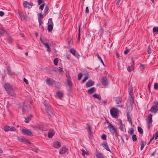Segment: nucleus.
<instances>
[{
    "mask_svg": "<svg viewBox=\"0 0 158 158\" xmlns=\"http://www.w3.org/2000/svg\"><path fill=\"white\" fill-rule=\"evenodd\" d=\"M4 88L7 93L11 96L15 97V93L11 86L9 84H6L4 86Z\"/></svg>",
    "mask_w": 158,
    "mask_h": 158,
    "instance_id": "obj_1",
    "label": "nucleus"
},
{
    "mask_svg": "<svg viewBox=\"0 0 158 158\" xmlns=\"http://www.w3.org/2000/svg\"><path fill=\"white\" fill-rule=\"evenodd\" d=\"M40 40L41 42L44 45L45 48H47V50L49 53L52 52L50 47L48 44L49 40L46 38L42 39L40 38Z\"/></svg>",
    "mask_w": 158,
    "mask_h": 158,
    "instance_id": "obj_2",
    "label": "nucleus"
},
{
    "mask_svg": "<svg viewBox=\"0 0 158 158\" xmlns=\"http://www.w3.org/2000/svg\"><path fill=\"white\" fill-rule=\"evenodd\" d=\"M43 104L44 106L45 110L47 111V113L50 115H51L52 113L51 111V107L49 104V102L44 100L43 102Z\"/></svg>",
    "mask_w": 158,
    "mask_h": 158,
    "instance_id": "obj_3",
    "label": "nucleus"
},
{
    "mask_svg": "<svg viewBox=\"0 0 158 158\" xmlns=\"http://www.w3.org/2000/svg\"><path fill=\"white\" fill-rule=\"evenodd\" d=\"M158 110V101L154 102L150 109V111L153 113H156Z\"/></svg>",
    "mask_w": 158,
    "mask_h": 158,
    "instance_id": "obj_4",
    "label": "nucleus"
},
{
    "mask_svg": "<svg viewBox=\"0 0 158 158\" xmlns=\"http://www.w3.org/2000/svg\"><path fill=\"white\" fill-rule=\"evenodd\" d=\"M110 113L111 115L113 118H116L117 117L118 112V110L115 108H111L110 110Z\"/></svg>",
    "mask_w": 158,
    "mask_h": 158,
    "instance_id": "obj_5",
    "label": "nucleus"
},
{
    "mask_svg": "<svg viewBox=\"0 0 158 158\" xmlns=\"http://www.w3.org/2000/svg\"><path fill=\"white\" fill-rule=\"evenodd\" d=\"M107 127L109 129L112 135H117V133L116 132V129L114 127L112 124L109 123Z\"/></svg>",
    "mask_w": 158,
    "mask_h": 158,
    "instance_id": "obj_6",
    "label": "nucleus"
},
{
    "mask_svg": "<svg viewBox=\"0 0 158 158\" xmlns=\"http://www.w3.org/2000/svg\"><path fill=\"white\" fill-rule=\"evenodd\" d=\"M4 130L6 132L9 131H15L16 130V128L14 126L10 127L9 126H6L4 127Z\"/></svg>",
    "mask_w": 158,
    "mask_h": 158,
    "instance_id": "obj_7",
    "label": "nucleus"
},
{
    "mask_svg": "<svg viewBox=\"0 0 158 158\" xmlns=\"http://www.w3.org/2000/svg\"><path fill=\"white\" fill-rule=\"evenodd\" d=\"M22 132L24 135L28 136H31L32 135V133L30 130L27 129H24L22 130Z\"/></svg>",
    "mask_w": 158,
    "mask_h": 158,
    "instance_id": "obj_8",
    "label": "nucleus"
},
{
    "mask_svg": "<svg viewBox=\"0 0 158 158\" xmlns=\"http://www.w3.org/2000/svg\"><path fill=\"white\" fill-rule=\"evenodd\" d=\"M33 5V3L31 2H28L27 1H24L23 2V6L26 8H30V7H31Z\"/></svg>",
    "mask_w": 158,
    "mask_h": 158,
    "instance_id": "obj_9",
    "label": "nucleus"
},
{
    "mask_svg": "<svg viewBox=\"0 0 158 158\" xmlns=\"http://www.w3.org/2000/svg\"><path fill=\"white\" fill-rule=\"evenodd\" d=\"M152 115L151 114H149L148 116V119L146 120V122L148 124V128H149L150 125V123H151L152 121Z\"/></svg>",
    "mask_w": 158,
    "mask_h": 158,
    "instance_id": "obj_10",
    "label": "nucleus"
},
{
    "mask_svg": "<svg viewBox=\"0 0 158 158\" xmlns=\"http://www.w3.org/2000/svg\"><path fill=\"white\" fill-rule=\"evenodd\" d=\"M118 125L119 126V127L120 130L123 131L124 130V126L122 123V122L120 119H118Z\"/></svg>",
    "mask_w": 158,
    "mask_h": 158,
    "instance_id": "obj_11",
    "label": "nucleus"
},
{
    "mask_svg": "<svg viewBox=\"0 0 158 158\" xmlns=\"http://www.w3.org/2000/svg\"><path fill=\"white\" fill-rule=\"evenodd\" d=\"M68 150V148L65 147H62L60 150L59 153L60 154L65 153Z\"/></svg>",
    "mask_w": 158,
    "mask_h": 158,
    "instance_id": "obj_12",
    "label": "nucleus"
},
{
    "mask_svg": "<svg viewBox=\"0 0 158 158\" xmlns=\"http://www.w3.org/2000/svg\"><path fill=\"white\" fill-rule=\"evenodd\" d=\"M54 147L55 148H59L61 146L60 143L58 141H55L53 143Z\"/></svg>",
    "mask_w": 158,
    "mask_h": 158,
    "instance_id": "obj_13",
    "label": "nucleus"
},
{
    "mask_svg": "<svg viewBox=\"0 0 158 158\" xmlns=\"http://www.w3.org/2000/svg\"><path fill=\"white\" fill-rule=\"evenodd\" d=\"M87 131L88 134L89 136L90 139L92 137V132L91 131V128L89 125L87 129Z\"/></svg>",
    "mask_w": 158,
    "mask_h": 158,
    "instance_id": "obj_14",
    "label": "nucleus"
},
{
    "mask_svg": "<svg viewBox=\"0 0 158 158\" xmlns=\"http://www.w3.org/2000/svg\"><path fill=\"white\" fill-rule=\"evenodd\" d=\"M94 82L93 81L91 80H89L86 83V85L87 87H89L94 85Z\"/></svg>",
    "mask_w": 158,
    "mask_h": 158,
    "instance_id": "obj_15",
    "label": "nucleus"
},
{
    "mask_svg": "<svg viewBox=\"0 0 158 158\" xmlns=\"http://www.w3.org/2000/svg\"><path fill=\"white\" fill-rule=\"evenodd\" d=\"M46 83L48 85H52L54 84L55 81L52 79L48 78L47 80Z\"/></svg>",
    "mask_w": 158,
    "mask_h": 158,
    "instance_id": "obj_16",
    "label": "nucleus"
},
{
    "mask_svg": "<svg viewBox=\"0 0 158 158\" xmlns=\"http://www.w3.org/2000/svg\"><path fill=\"white\" fill-rule=\"evenodd\" d=\"M102 83L104 85H107L108 84V80L106 77H103L102 79Z\"/></svg>",
    "mask_w": 158,
    "mask_h": 158,
    "instance_id": "obj_17",
    "label": "nucleus"
},
{
    "mask_svg": "<svg viewBox=\"0 0 158 158\" xmlns=\"http://www.w3.org/2000/svg\"><path fill=\"white\" fill-rule=\"evenodd\" d=\"M55 132L53 130L50 129L48 134V137L51 138L54 135Z\"/></svg>",
    "mask_w": 158,
    "mask_h": 158,
    "instance_id": "obj_18",
    "label": "nucleus"
},
{
    "mask_svg": "<svg viewBox=\"0 0 158 158\" xmlns=\"http://www.w3.org/2000/svg\"><path fill=\"white\" fill-rule=\"evenodd\" d=\"M132 60H133V58H132ZM132 61L133 63V65H131V66H128L127 67V71L129 72H130L134 70V61L133 60H132Z\"/></svg>",
    "mask_w": 158,
    "mask_h": 158,
    "instance_id": "obj_19",
    "label": "nucleus"
},
{
    "mask_svg": "<svg viewBox=\"0 0 158 158\" xmlns=\"http://www.w3.org/2000/svg\"><path fill=\"white\" fill-rule=\"evenodd\" d=\"M103 147L107 151L110 152V150L108 146L107 143L106 142H104L102 144Z\"/></svg>",
    "mask_w": 158,
    "mask_h": 158,
    "instance_id": "obj_20",
    "label": "nucleus"
},
{
    "mask_svg": "<svg viewBox=\"0 0 158 158\" xmlns=\"http://www.w3.org/2000/svg\"><path fill=\"white\" fill-rule=\"evenodd\" d=\"M33 117V116L32 115H30L29 116H27V117L25 118V122L26 123H28L29 121Z\"/></svg>",
    "mask_w": 158,
    "mask_h": 158,
    "instance_id": "obj_21",
    "label": "nucleus"
},
{
    "mask_svg": "<svg viewBox=\"0 0 158 158\" xmlns=\"http://www.w3.org/2000/svg\"><path fill=\"white\" fill-rule=\"evenodd\" d=\"M95 155L98 158H104L103 154L102 153H99L97 152L95 153Z\"/></svg>",
    "mask_w": 158,
    "mask_h": 158,
    "instance_id": "obj_22",
    "label": "nucleus"
},
{
    "mask_svg": "<svg viewBox=\"0 0 158 158\" xmlns=\"http://www.w3.org/2000/svg\"><path fill=\"white\" fill-rule=\"evenodd\" d=\"M53 24L52 23L51 24H48V32H51L52 31L53 29Z\"/></svg>",
    "mask_w": 158,
    "mask_h": 158,
    "instance_id": "obj_23",
    "label": "nucleus"
},
{
    "mask_svg": "<svg viewBox=\"0 0 158 158\" xmlns=\"http://www.w3.org/2000/svg\"><path fill=\"white\" fill-rule=\"evenodd\" d=\"M68 85L69 87H71L72 86V84L71 82V79L70 78H68L67 80Z\"/></svg>",
    "mask_w": 158,
    "mask_h": 158,
    "instance_id": "obj_24",
    "label": "nucleus"
},
{
    "mask_svg": "<svg viewBox=\"0 0 158 158\" xmlns=\"http://www.w3.org/2000/svg\"><path fill=\"white\" fill-rule=\"evenodd\" d=\"M95 90V89L94 87H93L88 90V92L89 94H91L93 92H94Z\"/></svg>",
    "mask_w": 158,
    "mask_h": 158,
    "instance_id": "obj_25",
    "label": "nucleus"
},
{
    "mask_svg": "<svg viewBox=\"0 0 158 158\" xmlns=\"http://www.w3.org/2000/svg\"><path fill=\"white\" fill-rule=\"evenodd\" d=\"M56 96L59 98H61L63 96V93L60 91H58L56 93Z\"/></svg>",
    "mask_w": 158,
    "mask_h": 158,
    "instance_id": "obj_26",
    "label": "nucleus"
},
{
    "mask_svg": "<svg viewBox=\"0 0 158 158\" xmlns=\"http://www.w3.org/2000/svg\"><path fill=\"white\" fill-rule=\"evenodd\" d=\"M129 100H130V104L131 106H132V104L134 103V98L133 96H130Z\"/></svg>",
    "mask_w": 158,
    "mask_h": 158,
    "instance_id": "obj_27",
    "label": "nucleus"
},
{
    "mask_svg": "<svg viewBox=\"0 0 158 158\" xmlns=\"http://www.w3.org/2000/svg\"><path fill=\"white\" fill-rule=\"evenodd\" d=\"M81 150L82 151L81 154L83 156H85V154L87 155H89V153L86 151H85L84 149H82Z\"/></svg>",
    "mask_w": 158,
    "mask_h": 158,
    "instance_id": "obj_28",
    "label": "nucleus"
},
{
    "mask_svg": "<svg viewBox=\"0 0 158 158\" xmlns=\"http://www.w3.org/2000/svg\"><path fill=\"white\" fill-rule=\"evenodd\" d=\"M127 117L128 120L129 121V122L131 124H132V121L131 120V117H130L129 114L128 113H127Z\"/></svg>",
    "mask_w": 158,
    "mask_h": 158,
    "instance_id": "obj_29",
    "label": "nucleus"
},
{
    "mask_svg": "<svg viewBox=\"0 0 158 158\" xmlns=\"http://www.w3.org/2000/svg\"><path fill=\"white\" fill-rule=\"evenodd\" d=\"M158 137V131H157L156 133L153 135L152 139H154L155 140H156L157 139Z\"/></svg>",
    "mask_w": 158,
    "mask_h": 158,
    "instance_id": "obj_30",
    "label": "nucleus"
},
{
    "mask_svg": "<svg viewBox=\"0 0 158 158\" xmlns=\"http://www.w3.org/2000/svg\"><path fill=\"white\" fill-rule=\"evenodd\" d=\"M115 101H116L117 104H118L121 103L122 101V99L120 98H115Z\"/></svg>",
    "mask_w": 158,
    "mask_h": 158,
    "instance_id": "obj_31",
    "label": "nucleus"
},
{
    "mask_svg": "<svg viewBox=\"0 0 158 158\" xmlns=\"http://www.w3.org/2000/svg\"><path fill=\"white\" fill-rule=\"evenodd\" d=\"M70 52L74 56H75L76 51L74 49L71 48L70 50Z\"/></svg>",
    "mask_w": 158,
    "mask_h": 158,
    "instance_id": "obj_32",
    "label": "nucleus"
},
{
    "mask_svg": "<svg viewBox=\"0 0 158 158\" xmlns=\"http://www.w3.org/2000/svg\"><path fill=\"white\" fill-rule=\"evenodd\" d=\"M93 96L95 98H97L100 100H101V98L97 94H95L93 95Z\"/></svg>",
    "mask_w": 158,
    "mask_h": 158,
    "instance_id": "obj_33",
    "label": "nucleus"
},
{
    "mask_svg": "<svg viewBox=\"0 0 158 158\" xmlns=\"http://www.w3.org/2000/svg\"><path fill=\"white\" fill-rule=\"evenodd\" d=\"M153 32L154 33H157L158 32V27H154L153 28Z\"/></svg>",
    "mask_w": 158,
    "mask_h": 158,
    "instance_id": "obj_34",
    "label": "nucleus"
},
{
    "mask_svg": "<svg viewBox=\"0 0 158 158\" xmlns=\"http://www.w3.org/2000/svg\"><path fill=\"white\" fill-rule=\"evenodd\" d=\"M129 92L131 96H133V94L132 93V88H129Z\"/></svg>",
    "mask_w": 158,
    "mask_h": 158,
    "instance_id": "obj_35",
    "label": "nucleus"
},
{
    "mask_svg": "<svg viewBox=\"0 0 158 158\" xmlns=\"http://www.w3.org/2000/svg\"><path fill=\"white\" fill-rule=\"evenodd\" d=\"M138 130L139 133L140 134H142L143 133V130L140 127H138Z\"/></svg>",
    "mask_w": 158,
    "mask_h": 158,
    "instance_id": "obj_36",
    "label": "nucleus"
},
{
    "mask_svg": "<svg viewBox=\"0 0 158 158\" xmlns=\"http://www.w3.org/2000/svg\"><path fill=\"white\" fill-rule=\"evenodd\" d=\"M144 141L143 140H141V147H140V150H142L144 147Z\"/></svg>",
    "mask_w": 158,
    "mask_h": 158,
    "instance_id": "obj_37",
    "label": "nucleus"
},
{
    "mask_svg": "<svg viewBox=\"0 0 158 158\" xmlns=\"http://www.w3.org/2000/svg\"><path fill=\"white\" fill-rule=\"evenodd\" d=\"M58 59L57 58H55L54 60V63L55 65H56L58 63Z\"/></svg>",
    "mask_w": 158,
    "mask_h": 158,
    "instance_id": "obj_38",
    "label": "nucleus"
},
{
    "mask_svg": "<svg viewBox=\"0 0 158 158\" xmlns=\"http://www.w3.org/2000/svg\"><path fill=\"white\" fill-rule=\"evenodd\" d=\"M21 140L22 142H25L29 144L31 143L28 140H26V139L24 138H22Z\"/></svg>",
    "mask_w": 158,
    "mask_h": 158,
    "instance_id": "obj_39",
    "label": "nucleus"
},
{
    "mask_svg": "<svg viewBox=\"0 0 158 158\" xmlns=\"http://www.w3.org/2000/svg\"><path fill=\"white\" fill-rule=\"evenodd\" d=\"M132 140L134 141H135L137 140L136 136L135 135H133L132 136Z\"/></svg>",
    "mask_w": 158,
    "mask_h": 158,
    "instance_id": "obj_40",
    "label": "nucleus"
},
{
    "mask_svg": "<svg viewBox=\"0 0 158 158\" xmlns=\"http://www.w3.org/2000/svg\"><path fill=\"white\" fill-rule=\"evenodd\" d=\"M154 88L155 89L157 90L158 89V84L155 83L154 84Z\"/></svg>",
    "mask_w": 158,
    "mask_h": 158,
    "instance_id": "obj_41",
    "label": "nucleus"
},
{
    "mask_svg": "<svg viewBox=\"0 0 158 158\" xmlns=\"http://www.w3.org/2000/svg\"><path fill=\"white\" fill-rule=\"evenodd\" d=\"M82 74L81 73H80L78 74V78L79 80H80L82 76Z\"/></svg>",
    "mask_w": 158,
    "mask_h": 158,
    "instance_id": "obj_42",
    "label": "nucleus"
},
{
    "mask_svg": "<svg viewBox=\"0 0 158 158\" xmlns=\"http://www.w3.org/2000/svg\"><path fill=\"white\" fill-rule=\"evenodd\" d=\"M7 41L8 43H10L12 42V39L10 37H9L8 38Z\"/></svg>",
    "mask_w": 158,
    "mask_h": 158,
    "instance_id": "obj_43",
    "label": "nucleus"
},
{
    "mask_svg": "<svg viewBox=\"0 0 158 158\" xmlns=\"http://www.w3.org/2000/svg\"><path fill=\"white\" fill-rule=\"evenodd\" d=\"M101 138L103 140H105L106 139V136L105 135L103 134L102 135Z\"/></svg>",
    "mask_w": 158,
    "mask_h": 158,
    "instance_id": "obj_44",
    "label": "nucleus"
},
{
    "mask_svg": "<svg viewBox=\"0 0 158 158\" xmlns=\"http://www.w3.org/2000/svg\"><path fill=\"white\" fill-rule=\"evenodd\" d=\"M88 77L87 76H85L83 79L82 81V82L83 83H84L85 82V81L88 79Z\"/></svg>",
    "mask_w": 158,
    "mask_h": 158,
    "instance_id": "obj_45",
    "label": "nucleus"
},
{
    "mask_svg": "<svg viewBox=\"0 0 158 158\" xmlns=\"http://www.w3.org/2000/svg\"><path fill=\"white\" fill-rule=\"evenodd\" d=\"M44 4H43L42 5H41L40 6V7H39V9L40 10H43V9H44Z\"/></svg>",
    "mask_w": 158,
    "mask_h": 158,
    "instance_id": "obj_46",
    "label": "nucleus"
},
{
    "mask_svg": "<svg viewBox=\"0 0 158 158\" xmlns=\"http://www.w3.org/2000/svg\"><path fill=\"white\" fill-rule=\"evenodd\" d=\"M140 69L141 71H142L144 69V65L143 64H141L140 66Z\"/></svg>",
    "mask_w": 158,
    "mask_h": 158,
    "instance_id": "obj_47",
    "label": "nucleus"
},
{
    "mask_svg": "<svg viewBox=\"0 0 158 158\" xmlns=\"http://www.w3.org/2000/svg\"><path fill=\"white\" fill-rule=\"evenodd\" d=\"M38 19H40L41 18H43V15L41 13H40L38 14Z\"/></svg>",
    "mask_w": 158,
    "mask_h": 158,
    "instance_id": "obj_48",
    "label": "nucleus"
},
{
    "mask_svg": "<svg viewBox=\"0 0 158 158\" xmlns=\"http://www.w3.org/2000/svg\"><path fill=\"white\" fill-rule=\"evenodd\" d=\"M79 34L78 35V40H80V27H79Z\"/></svg>",
    "mask_w": 158,
    "mask_h": 158,
    "instance_id": "obj_49",
    "label": "nucleus"
},
{
    "mask_svg": "<svg viewBox=\"0 0 158 158\" xmlns=\"http://www.w3.org/2000/svg\"><path fill=\"white\" fill-rule=\"evenodd\" d=\"M48 23V24H51V23H52V24H53V23L52 21V19H49Z\"/></svg>",
    "mask_w": 158,
    "mask_h": 158,
    "instance_id": "obj_50",
    "label": "nucleus"
},
{
    "mask_svg": "<svg viewBox=\"0 0 158 158\" xmlns=\"http://www.w3.org/2000/svg\"><path fill=\"white\" fill-rule=\"evenodd\" d=\"M48 10V8L47 7H46L45 8L44 11V13L45 14H46L47 13V12Z\"/></svg>",
    "mask_w": 158,
    "mask_h": 158,
    "instance_id": "obj_51",
    "label": "nucleus"
},
{
    "mask_svg": "<svg viewBox=\"0 0 158 158\" xmlns=\"http://www.w3.org/2000/svg\"><path fill=\"white\" fill-rule=\"evenodd\" d=\"M38 21L39 23V25H42V23H43V22L40 19H38Z\"/></svg>",
    "mask_w": 158,
    "mask_h": 158,
    "instance_id": "obj_52",
    "label": "nucleus"
},
{
    "mask_svg": "<svg viewBox=\"0 0 158 158\" xmlns=\"http://www.w3.org/2000/svg\"><path fill=\"white\" fill-rule=\"evenodd\" d=\"M24 81L26 84H28V80L26 79L25 78H24L23 79Z\"/></svg>",
    "mask_w": 158,
    "mask_h": 158,
    "instance_id": "obj_53",
    "label": "nucleus"
},
{
    "mask_svg": "<svg viewBox=\"0 0 158 158\" xmlns=\"http://www.w3.org/2000/svg\"><path fill=\"white\" fill-rule=\"evenodd\" d=\"M129 51V49H127L124 51V53L125 54H127L128 52Z\"/></svg>",
    "mask_w": 158,
    "mask_h": 158,
    "instance_id": "obj_54",
    "label": "nucleus"
},
{
    "mask_svg": "<svg viewBox=\"0 0 158 158\" xmlns=\"http://www.w3.org/2000/svg\"><path fill=\"white\" fill-rule=\"evenodd\" d=\"M85 12L87 13H89V10L88 9V7H86L85 8Z\"/></svg>",
    "mask_w": 158,
    "mask_h": 158,
    "instance_id": "obj_55",
    "label": "nucleus"
},
{
    "mask_svg": "<svg viewBox=\"0 0 158 158\" xmlns=\"http://www.w3.org/2000/svg\"><path fill=\"white\" fill-rule=\"evenodd\" d=\"M59 85L60 84L59 83L57 82L56 84V87L57 88H59Z\"/></svg>",
    "mask_w": 158,
    "mask_h": 158,
    "instance_id": "obj_56",
    "label": "nucleus"
},
{
    "mask_svg": "<svg viewBox=\"0 0 158 158\" xmlns=\"http://www.w3.org/2000/svg\"><path fill=\"white\" fill-rule=\"evenodd\" d=\"M97 56H98V59L101 62H102V59H101V57L99 56V55L98 54H97Z\"/></svg>",
    "mask_w": 158,
    "mask_h": 158,
    "instance_id": "obj_57",
    "label": "nucleus"
},
{
    "mask_svg": "<svg viewBox=\"0 0 158 158\" xmlns=\"http://www.w3.org/2000/svg\"><path fill=\"white\" fill-rule=\"evenodd\" d=\"M42 2V0H38V4L40 5L41 4Z\"/></svg>",
    "mask_w": 158,
    "mask_h": 158,
    "instance_id": "obj_58",
    "label": "nucleus"
},
{
    "mask_svg": "<svg viewBox=\"0 0 158 158\" xmlns=\"http://www.w3.org/2000/svg\"><path fill=\"white\" fill-rule=\"evenodd\" d=\"M4 15V13L3 11H0V16H2Z\"/></svg>",
    "mask_w": 158,
    "mask_h": 158,
    "instance_id": "obj_59",
    "label": "nucleus"
},
{
    "mask_svg": "<svg viewBox=\"0 0 158 158\" xmlns=\"http://www.w3.org/2000/svg\"><path fill=\"white\" fill-rule=\"evenodd\" d=\"M16 13H18V15H19V16L20 18V19H21L20 14V13L19 12V10H16Z\"/></svg>",
    "mask_w": 158,
    "mask_h": 158,
    "instance_id": "obj_60",
    "label": "nucleus"
},
{
    "mask_svg": "<svg viewBox=\"0 0 158 158\" xmlns=\"http://www.w3.org/2000/svg\"><path fill=\"white\" fill-rule=\"evenodd\" d=\"M148 53L149 54H151V48H150V47H149V49L148 50Z\"/></svg>",
    "mask_w": 158,
    "mask_h": 158,
    "instance_id": "obj_61",
    "label": "nucleus"
},
{
    "mask_svg": "<svg viewBox=\"0 0 158 158\" xmlns=\"http://www.w3.org/2000/svg\"><path fill=\"white\" fill-rule=\"evenodd\" d=\"M66 76L67 79H68V78H70L69 73H67V74L66 75Z\"/></svg>",
    "mask_w": 158,
    "mask_h": 158,
    "instance_id": "obj_62",
    "label": "nucleus"
},
{
    "mask_svg": "<svg viewBox=\"0 0 158 158\" xmlns=\"http://www.w3.org/2000/svg\"><path fill=\"white\" fill-rule=\"evenodd\" d=\"M37 130L39 131H43V129L41 127H39V128L37 129Z\"/></svg>",
    "mask_w": 158,
    "mask_h": 158,
    "instance_id": "obj_63",
    "label": "nucleus"
},
{
    "mask_svg": "<svg viewBox=\"0 0 158 158\" xmlns=\"http://www.w3.org/2000/svg\"><path fill=\"white\" fill-rule=\"evenodd\" d=\"M39 27L42 29V31L44 30V27L42 25H39Z\"/></svg>",
    "mask_w": 158,
    "mask_h": 158,
    "instance_id": "obj_64",
    "label": "nucleus"
}]
</instances>
